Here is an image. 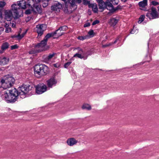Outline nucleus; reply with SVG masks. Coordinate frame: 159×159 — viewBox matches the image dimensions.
I'll use <instances>...</instances> for the list:
<instances>
[{"label": "nucleus", "mask_w": 159, "mask_h": 159, "mask_svg": "<svg viewBox=\"0 0 159 159\" xmlns=\"http://www.w3.org/2000/svg\"><path fill=\"white\" fill-rule=\"evenodd\" d=\"M34 1L33 0H28L26 4V2L24 0H22L17 2V4H14L11 5L12 10L14 14L15 18H18L23 16V10L22 9L26 8L27 6H31L33 4Z\"/></svg>", "instance_id": "1"}, {"label": "nucleus", "mask_w": 159, "mask_h": 159, "mask_svg": "<svg viewBox=\"0 0 159 159\" xmlns=\"http://www.w3.org/2000/svg\"><path fill=\"white\" fill-rule=\"evenodd\" d=\"M2 98L7 103H13L18 98V92L16 89L14 88L9 91H4L2 92Z\"/></svg>", "instance_id": "2"}, {"label": "nucleus", "mask_w": 159, "mask_h": 159, "mask_svg": "<svg viewBox=\"0 0 159 159\" xmlns=\"http://www.w3.org/2000/svg\"><path fill=\"white\" fill-rule=\"evenodd\" d=\"M48 67L44 64L36 65L34 67V73L36 76L40 78L47 74L49 72Z\"/></svg>", "instance_id": "3"}, {"label": "nucleus", "mask_w": 159, "mask_h": 159, "mask_svg": "<svg viewBox=\"0 0 159 159\" xmlns=\"http://www.w3.org/2000/svg\"><path fill=\"white\" fill-rule=\"evenodd\" d=\"M14 78L10 75L3 76L0 81V88L4 89L9 88L12 86L15 82Z\"/></svg>", "instance_id": "4"}, {"label": "nucleus", "mask_w": 159, "mask_h": 159, "mask_svg": "<svg viewBox=\"0 0 159 159\" xmlns=\"http://www.w3.org/2000/svg\"><path fill=\"white\" fill-rule=\"evenodd\" d=\"M146 16L150 19H154L159 17V14L157 11L156 9L152 7L148 11Z\"/></svg>", "instance_id": "5"}, {"label": "nucleus", "mask_w": 159, "mask_h": 159, "mask_svg": "<svg viewBox=\"0 0 159 159\" xmlns=\"http://www.w3.org/2000/svg\"><path fill=\"white\" fill-rule=\"evenodd\" d=\"M19 93L20 95L23 96L21 98H25V95L29 91V86L27 85H23L19 88Z\"/></svg>", "instance_id": "6"}, {"label": "nucleus", "mask_w": 159, "mask_h": 159, "mask_svg": "<svg viewBox=\"0 0 159 159\" xmlns=\"http://www.w3.org/2000/svg\"><path fill=\"white\" fill-rule=\"evenodd\" d=\"M46 25L44 24H40L36 25L34 30L39 35L41 36L43 32L46 30Z\"/></svg>", "instance_id": "7"}, {"label": "nucleus", "mask_w": 159, "mask_h": 159, "mask_svg": "<svg viewBox=\"0 0 159 159\" xmlns=\"http://www.w3.org/2000/svg\"><path fill=\"white\" fill-rule=\"evenodd\" d=\"M47 87L43 84H39L36 87V93L38 94H41L46 91Z\"/></svg>", "instance_id": "8"}, {"label": "nucleus", "mask_w": 159, "mask_h": 159, "mask_svg": "<svg viewBox=\"0 0 159 159\" xmlns=\"http://www.w3.org/2000/svg\"><path fill=\"white\" fill-rule=\"evenodd\" d=\"M12 11H13L12 10V8L11 10H5L4 11L5 18L7 21H11L13 18H14L15 19H16L15 18L14 14L13 16V15Z\"/></svg>", "instance_id": "9"}, {"label": "nucleus", "mask_w": 159, "mask_h": 159, "mask_svg": "<svg viewBox=\"0 0 159 159\" xmlns=\"http://www.w3.org/2000/svg\"><path fill=\"white\" fill-rule=\"evenodd\" d=\"M57 83V80L53 77L51 78L46 81L47 85L49 88H52L55 86Z\"/></svg>", "instance_id": "10"}, {"label": "nucleus", "mask_w": 159, "mask_h": 159, "mask_svg": "<svg viewBox=\"0 0 159 159\" xmlns=\"http://www.w3.org/2000/svg\"><path fill=\"white\" fill-rule=\"evenodd\" d=\"M62 8V5L58 2L55 3L51 7V9L55 12H58Z\"/></svg>", "instance_id": "11"}, {"label": "nucleus", "mask_w": 159, "mask_h": 159, "mask_svg": "<svg viewBox=\"0 0 159 159\" xmlns=\"http://www.w3.org/2000/svg\"><path fill=\"white\" fill-rule=\"evenodd\" d=\"M33 4L34 5L33 7L32 8V11H33L34 12L36 13H41L42 12V10L41 6L38 3H33Z\"/></svg>", "instance_id": "12"}, {"label": "nucleus", "mask_w": 159, "mask_h": 159, "mask_svg": "<svg viewBox=\"0 0 159 159\" xmlns=\"http://www.w3.org/2000/svg\"><path fill=\"white\" fill-rule=\"evenodd\" d=\"M47 41L45 40L44 39L41 41V42L38 43L36 46L35 48H42L40 50H44L45 46L47 44Z\"/></svg>", "instance_id": "13"}, {"label": "nucleus", "mask_w": 159, "mask_h": 159, "mask_svg": "<svg viewBox=\"0 0 159 159\" xmlns=\"http://www.w3.org/2000/svg\"><path fill=\"white\" fill-rule=\"evenodd\" d=\"M9 61V59L8 57L2 56L0 57V65L4 66L7 64Z\"/></svg>", "instance_id": "14"}, {"label": "nucleus", "mask_w": 159, "mask_h": 159, "mask_svg": "<svg viewBox=\"0 0 159 159\" xmlns=\"http://www.w3.org/2000/svg\"><path fill=\"white\" fill-rule=\"evenodd\" d=\"M110 1H107L106 2V8L107 9H108L110 11L109 13L108 14L110 15H111V13H112L114 11H112L113 6V5Z\"/></svg>", "instance_id": "15"}, {"label": "nucleus", "mask_w": 159, "mask_h": 159, "mask_svg": "<svg viewBox=\"0 0 159 159\" xmlns=\"http://www.w3.org/2000/svg\"><path fill=\"white\" fill-rule=\"evenodd\" d=\"M77 141L74 138H71L67 139V143L70 146H72L76 144Z\"/></svg>", "instance_id": "16"}, {"label": "nucleus", "mask_w": 159, "mask_h": 159, "mask_svg": "<svg viewBox=\"0 0 159 159\" xmlns=\"http://www.w3.org/2000/svg\"><path fill=\"white\" fill-rule=\"evenodd\" d=\"M21 30H20L19 31V33L18 35H14L11 36L12 38H17L18 39H20L21 38H22L25 35L26 33V31L25 32L21 34H20V33H21Z\"/></svg>", "instance_id": "17"}, {"label": "nucleus", "mask_w": 159, "mask_h": 159, "mask_svg": "<svg viewBox=\"0 0 159 159\" xmlns=\"http://www.w3.org/2000/svg\"><path fill=\"white\" fill-rule=\"evenodd\" d=\"M89 8H91L92 9L94 13H97L98 11V8L97 4L95 3L89 4Z\"/></svg>", "instance_id": "18"}, {"label": "nucleus", "mask_w": 159, "mask_h": 159, "mask_svg": "<svg viewBox=\"0 0 159 159\" xmlns=\"http://www.w3.org/2000/svg\"><path fill=\"white\" fill-rule=\"evenodd\" d=\"M99 4V9H102V11L104 8H106V2H104L103 1L98 2Z\"/></svg>", "instance_id": "19"}, {"label": "nucleus", "mask_w": 159, "mask_h": 159, "mask_svg": "<svg viewBox=\"0 0 159 159\" xmlns=\"http://www.w3.org/2000/svg\"><path fill=\"white\" fill-rule=\"evenodd\" d=\"M118 20L115 18H112L110 19V24L112 26H114L117 23Z\"/></svg>", "instance_id": "20"}, {"label": "nucleus", "mask_w": 159, "mask_h": 159, "mask_svg": "<svg viewBox=\"0 0 159 159\" xmlns=\"http://www.w3.org/2000/svg\"><path fill=\"white\" fill-rule=\"evenodd\" d=\"M139 5L140 7H145L147 5V0H143L139 2Z\"/></svg>", "instance_id": "21"}, {"label": "nucleus", "mask_w": 159, "mask_h": 159, "mask_svg": "<svg viewBox=\"0 0 159 159\" xmlns=\"http://www.w3.org/2000/svg\"><path fill=\"white\" fill-rule=\"evenodd\" d=\"M74 57H76L80 58V59H84V60H85L87 59V56L84 57L83 55L81 54L80 53H77L75 54L74 56Z\"/></svg>", "instance_id": "22"}, {"label": "nucleus", "mask_w": 159, "mask_h": 159, "mask_svg": "<svg viewBox=\"0 0 159 159\" xmlns=\"http://www.w3.org/2000/svg\"><path fill=\"white\" fill-rule=\"evenodd\" d=\"M9 47V44L7 42H4L3 43L1 46V49L2 50H6Z\"/></svg>", "instance_id": "23"}, {"label": "nucleus", "mask_w": 159, "mask_h": 159, "mask_svg": "<svg viewBox=\"0 0 159 159\" xmlns=\"http://www.w3.org/2000/svg\"><path fill=\"white\" fill-rule=\"evenodd\" d=\"M55 55V53L49 54L45 58V61L47 62L50 61L54 56Z\"/></svg>", "instance_id": "24"}, {"label": "nucleus", "mask_w": 159, "mask_h": 159, "mask_svg": "<svg viewBox=\"0 0 159 159\" xmlns=\"http://www.w3.org/2000/svg\"><path fill=\"white\" fill-rule=\"evenodd\" d=\"M56 31L54 33H48L45 36L44 39L46 40L47 41L48 40V39L49 38L53 36L56 33H55Z\"/></svg>", "instance_id": "25"}, {"label": "nucleus", "mask_w": 159, "mask_h": 159, "mask_svg": "<svg viewBox=\"0 0 159 159\" xmlns=\"http://www.w3.org/2000/svg\"><path fill=\"white\" fill-rule=\"evenodd\" d=\"M68 29L67 27L66 26H63L60 27L59 29L56 31L55 33H57V32L58 31H64L67 30Z\"/></svg>", "instance_id": "26"}, {"label": "nucleus", "mask_w": 159, "mask_h": 159, "mask_svg": "<svg viewBox=\"0 0 159 159\" xmlns=\"http://www.w3.org/2000/svg\"><path fill=\"white\" fill-rule=\"evenodd\" d=\"M82 108L83 109L90 110L91 109V106L88 104H85L82 106Z\"/></svg>", "instance_id": "27"}, {"label": "nucleus", "mask_w": 159, "mask_h": 159, "mask_svg": "<svg viewBox=\"0 0 159 159\" xmlns=\"http://www.w3.org/2000/svg\"><path fill=\"white\" fill-rule=\"evenodd\" d=\"M119 37H118L116 40L113 43H110L108 44H106L105 45H103V47H104L108 46L111 45L113 43H117V42H120V40L119 39Z\"/></svg>", "instance_id": "28"}, {"label": "nucleus", "mask_w": 159, "mask_h": 159, "mask_svg": "<svg viewBox=\"0 0 159 159\" xmlns=\"http://www.w3.org/2000/svg\"><path fill=\"white\" fill-rule=\"evenodd\" d=\"M145 16L144 15H141L140 16V17L139 18V20L138 21V23L139 24L141 23L142 22H143Z\"/></svg>", "instance_id": "29"}, {"label": "nucleus", "mask_w": 159, "mask_h": 159, "mask_svg": "<svg viewBox=\"0 0 159 159\" xmlns=\"http://www.w3.org/2000/svg\"><path fill=\"white\" fill-rule=\"evenodd\" d=\"M6 5V3L4 1L0 2V8H2L4 7Z\"/></svg>", "instance_id": "30"}, {"label": "nucleus", "mask_w": 159, "mask_h": 159, "mask_svg": "<svg viewBox=\"0 0 159 159\" xmlns=\"http://www.w3.org/2000/svg\"><path fill=\"white\" fill-rule=\"evenodd\" d=\"M151 4L154 6H157L159 5V3L155 1H153L151 2Z\"/></svg>", "instance_id": "31"}, {"label": "nucleus", "mask_w": 159, "mask_h": 159, "mask_svg": "<svg viewBox=\"0 0 159 159\" xmlns=\"http://www.w3.org/2000/svg\"><path fill=\"white\" fill-rule=\"evenodd\" d=\"M138 30L136 29V28L134 27L133 30L131 31L130 33L132 34L136 33H138Z\"/></svg>", "instance_id": "32"}, {"label": "nucleus", "mask_w": 159, "mask_h": 159, "mask_svg": "<svg viewBox=\"0 0 159 159\" xmlns=\"http://www.w3.org/2000/svg\"><path fill=\"white\" fill-rule=\"evenodd\" d=\"M12 31L10 27L5 29V32L6 33H8L10 32H11Z\"/></svg>", "instance_id": "33"}, {"label": "nucleus", "mask_w": 159, "mask_h": 159, "mask_svg": "<svg viewBox=\"0 0 159 159\" xmlns=\"http://www.w3.org/2000/svg\"><path fill=\"white\" fill-rule=\"evenodd\" d=\"M71 62L70 61L66 63L64 65V67L65 68H67L71 64Z\"/></svg>", "instance_id": "34"}, {"label": "nucleus", "mask_w": 159, "mask_h": 159, "mask_svg": "<svg viewBox=\"0 0 159 159\" xmlns=\"http://www.w3.org/2000/svg\"><path fill=\"white\" fill-rule=\"evenodd\" d=\"M86 38L85 37L83 36H79L77 38L78 39L81 40H84L86 39Z\"/></svg>", "instance_id": "35"}, {"label": "nucleus", "mask_w": 159, "mask_h": 159, "mask_svg": "<svg viewBox=\"0 0 159 159\" xmlns=\"http://www.w3.org/2000/svg\"><path fill=\"white\" fill-rule=\"evenodd\" d=\"M63 34V32H61V31H59L58 32H57V33L56 34H57V37H59L61 36Z\"/></svg>", "instance_id": "36"}, {"label": "nucleus", "mask_w": 159, "mask_h": 159, "mask_svg": "<svg viewBox=\"0 0 159 159\" xmlns=\"http://www.w3.org/2000/svg\"><path fill=\"white\" fill-rule=\"evenodd\" d=\"M18 47L17 45L16 44L14 45H12L11 47V49L12 50L17 48Z\"/></svg>", "instance_id": "37"}, {"label": "nucleus", "mask_w": 159, "mask_h": 159, "mask_svg": "<svg viewBox=\"0 0 159 159\" xmlns=\"http://www.w3.org/2000/svg\"><path fill=\"white\" fill-rule=\"evenodd\" d=\"M60 64L59 63H56V64H54L53 65V66L54 67H58L60 66Z\"/></svg>", "instance_id": "38"}, {"label": "nucleus", "mask_w": 159, "mask_h": 159, "mask_svg": "<svg viewBox=\"0 0 159 159\" xmlns=\"http://www.w3.org/2000/svg\"><path fill=\"white\" fill-rule=\"evenodd\" d=\"M75 49H77L78 51V53H80L83 52V50L80 48H76Z\"/></svg>", "instance_id": "39"}, {"label": "nucleus", "mask_w": 159, "mask_h": 159, "mask_svg": "<svg viewBox=\"0 0 159 159\" xmlns=\"http://www.w3.org/2000/svg\"><path fill=\"white\" fill-rule=\"evenodd\" d=\"M31 11H32V10H30V9L27 10L25 12V13L26 14H30L31 13Z\"/></svg>", "instance_id": "40"}, {"label": "nucleus", "mask_w": 159, "mask_h": 159, "mask_svg": "<svg viewBox=\"0 0 159 159\" xmlns=\"http://www.w3.org/2000/svg\"><path fill=\"white\" fill-rule=\"evenodd\" d=\"M88 33L89 35H93V30H91L88 32Z\"/></svg>", "instance_id": "41"}, {"label": "nucleus", "mask_w": 159, "mask_h": 159, "mask_svg": "<svg viewBox=\"0 0 159 159\" xmlns=\"http://www.w3.org/2000/svg\"><path fill=\"white\" fill-rule=\"evenodd\" d=\"M99 21L98 20H96L93 22L92 23L93 25H94L98 23H99Z\"/></svg>", "instance_id": "42"}, {"label": "nucleus", "mask_w": 159, "mask_h": 159, "mask_svg": "<svg viewBox=\"0 0 159 159\" xmlns=\"http://www.w3.org/2000/svg\"><path fill=\"white\" fill-rule=\"evenodd\" d=\"M48 5V2H44L42 4V6L43 7H46Z\"/></svg>", "instance_id": "43"}, {"label": "nucleus", "mask_w": 159, "mask_h": 159, "mask_svg": "<svg viewBox=\"0 0 159 159\" xmlns=\"http://www.w3.org/2000/svg\"><path fill=\"white\" fill-rule=\"evenodd\" d=\"M4 30V28L3 27H0V34H1L2 32Z\"/></svg>", "instance_id": "44"}, {"label": "nucleus", "mask_w": 159, "mask_h": 159, "mask_svg": "<svg viewBox=\"0 0 159 159\" xmlns=\"http://www.w3.org/2000/svg\"><path fill=\"white\" fill-rule=\"evenodd\" d=\"M90 25V24L89 23H86L84 25V27H87L89 26Z\"/></svg>", "instance_id": "45"}, {"label": "nucleus", "mask_w": 159, "mask_h": 159, "mask_svg": "<svg viewBox=\"0 0 159 159\" xmlns=\"http://www.w3.org/2000/svg\"><path fill=\"white\" fill-rule=\"evenodd\" d=\"M9 25L8 24H7V23H6L5 24V25H4V26L6 28H8V27H9Z\"/></svg>", "instance_id": "46"}, {"label": "nucleus", "mask_w": 159, "mask_h": 159, "mask_svg": "<svg viewBox=\"0 0 159 159\" xmlns=\"http://www.w3.org/2000/svg\"><path fill=\"white\" fill-rule=\"evenodd\" d=\"M12 24V27L13 28H14V27H16V24L14 23H12L11 24Z\"/></svg>", "instance_id": "47"}, {"label": "nucleus", "mask_w": 159, "mask_h": 159, "mask_svg": "<svg viewBox=\"0 0 159 159\" xmlns=\"http://www.w3.org/2000/svg\"><path fill=\"white\" fill-rule=\"evenodd\" d=\"M4 50H2V49H1V50H0V53L2 54V53L4 52Z\"/></svg>", "instance_id": "48"}, {"label": "nucleus", "mask_w": 159, "mask_h": 159, "mask_svg": "<svg viewBox=\"0 0 159 159\" xmlns=\"http://www.w3.org/2000/svg\"><path fill=\"white\" fill-rule=\"evenodd\" d=\"M2 11L1 10H0V18H2Z\"/></svg>", "instance_id": "49"}, {"label": "nucleus", "mask_w": 159, "mask_h": 159, "mask_svg": "<svg viewBox=\"0 0 159 159\" xmlns=\"http://www.w3.org/2000/svg\"><path fill=\"white\" fill-rule=\"evenodd\" d=\"M34 52H33L32 51H31L30 52H29L30 54H34Z\"/></svg>", "instance_id": "50"}, {"label": "nucleus", "mask_w": 159, "mask_h": 159, "mask_svg": "<svg viewBox=\"0 0 159 159\" xmlns=\"http://www.w3.org/2000/svg\"><path fill=\"white\" fill-rule=\"evenodd\" d=\"M78 3H80L81 2V0H77Z\"/></svg>", "instance_id": "51"}, {"label": "nucleus", "mask_w": 159, "mask_h": 159, "mask_svg": "<svg viewBox=\"0 0 159 159\" xmlns=\"http://www.w3.org/2000/svg\"><path fill=\"white\" fill-rule=\"evenodd\" d=\"M121 0V1L122 2H125L127 1V0Z\"/></svg>", "instance_id": "52"}, {"label": "nucleus", "mask_w": 159, "mask_h": 159, "mask_svg": "<svg viewBox=\"0 0 159 159\" xmlns=\"http://www.w3.org/2000/svg\"><path fill=\"white\" fill-rule=\"evenodd\" d=\"M98 2H99V1H102V0H96Z\"/></svg>", "instance_id": "53"}]
</instances>
